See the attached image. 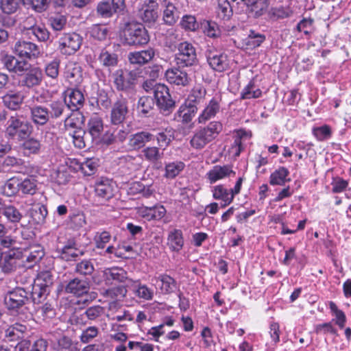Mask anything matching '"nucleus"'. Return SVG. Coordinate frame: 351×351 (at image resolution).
Masks as SVG:
<instances>
[{"label":"nucleus","instance_id":"a19ab883","mask_svg":"<svg viewBox=\"0 0 351 351\" xmlns=\"http://www.w3.org/2000/svg\"><path fill=\"white\" fill-rule=\"evenodd\" d=\"M3 104L10 110H16L20 108L23 102L24 97L19 93L10 92L5 95L3 97Z\"/></svg>","mask_w":351,"mask_h":351},{"label":"nucleus","instance_id":"13d9d810","mask_svg":"<svg viewBox=\"0 0 351 351\" xmlns=\"http://www.w3.org/2000/svg\"><path fill=\"white\" fill-rule=\"evenodd\" d=\"M185 167V164L182 161H176L165 165V176L168 179H173L180 174Z\"/></svg>","mask_w":351,"mask_h":351},{"label":"nucleus","instance_id":"412c9836","mask_svg":"<svg viewBox=\"0 0 351 351\" xmlns=\"http://www.w3.org/2000/svg\"><path fill=\"white\" fill-rule=\"evenodd\" d=\"M158 4L155 0H145L139 10V16L145 23L154 24L158 16Z\"/></svg>","mask_w":351,"mask_h":351},{"label":"nucleus","instance_id":"c756f323","mask_svg":"<svg viewBox=\"0 0 351 351\" xmlns=\"http://www.w3.org/2000/svg\"><path fill=\"white\" fill-rule=\"evenodd\" d=\"M235 175V172L232 169L230 165H215L206 173V178L210 184H214L219 180Z\"/></svg>","mask_w":351,"mask_h":351},{"label":"nucleus","instance_id":"f3484780","mask_svg":"<svg viewBox=\"0 0 351 351\" xmlns=\"http://www.w3.org/2000/svg\"><path fill=\"white\" fill-rule=\"evenodd\" d=\"M125 8L124 0H108L97 4V14L102 18H110L113 14L121 12Z\"/></svg>","mask_w":351,"mask_h":351},{"label":"nucleus","instance_id":"3c124183","mask_svg":"<svg viewBox=\"0 0 351 351\" xmlns=\"http://www.w3.org/2000/svg\"><path fill=\"white\" fill-rule=\"evenodd\" d=\"M206 95V90L203 86H197L192 89L185 101L197 106L198 104L203 102Z\"/></svg>","mask_w":351,"mask_h":351},{"label":"nucleus","instance_id":"37998d69","mask_svg":"<svg viewBox=\"0 0 351 351\" xmlns=\"http://www.w3.org/2000/svg\"><path fill=\"white\" fill-rule=\"evenodd\" d=\"M265 39V34L250 29L247 36L243 39V43L247 49H252L260 47Z\"/></svg>","mask_w":351,"mask_h":351},{"label":"nucleus","instance_id":"09e8293b","mask_svg":"<svg viewBox=\"0 0 351 351\" xmlns=\"http://www.w3.org/2000/svg\"><path fill=\"white\" fill-rule=\"evenodd\" d=\"M25 29L28 35L32 34L40 42L47 41L49 38V32L43 25L25 26Z\"/></svg>","mask_w":351,"mask_h":351},{"label":"nucleus","instance_id":"dca6fc26","mask_svg":"<svg viewBox=\"0 0 351 351\" xmlns=\"http://www.w3.org/2000/svg\"><path fill=\"white\" fill-rule=\"evenodd\" d=\"M24 72L20 81L23 86L31 88L41 84L43 80V70L40 67L32 66L29 64Z\"/></svg>","mask_w":351,"mask_h":351},{"label":"nucleus","instance_id":"b1692460","mask_svg":"<svg viewBox=\"0 0 351 351\" xmlns=\"http://www.w3.org/2000/svg\"><path fill=\"white\" fill-rule=\"evenodd\" d=\"M104 129V125L102 118L97 114L92 115L87 123V130L91 136V141L97 145L101 141Z\"/></svg>","mask_w":351,"mask_h":351},{"label":"nucleus","instance_id":"a18cd8bd","mask_svg":"<svg viewBox=\"0 0 351 351\" xmlns=\"http://www.w3.org/2000/svg\"><path fill=\"white\" fill-rule=\"evenodd\" d=\"M130 282L134 284V293L136 297L144 300H152L153 299L154 291L146 285L141 284L139 280L135 281L130 280Z\"/></svg>","mask_w":351,"mask_h":351},{"label":"nucleus","instance_id":"e433bc0d","mask_svg":"<svg viewBox=\"0 0 351 351\" xmlns=\"http://www.w3.org/2000/svg\"><path fill=\"white\" fill-rule=\"evenodd\" d=\"M85 117L80 110H71V113L64 120V124L66 130L82 129Z\"/></svg>","mask_w":351,"mask_h":351},{"label":"nucleus","instance_id":"f8f14e48","mask_svg":"<svg viewBox=\"0 0 351 351\" xmlns=\"http://www.w3.org/2000/svg\"><path fill=\"white\" fill-rule=\"evenodd\" d=\"M206 61L209 66L216 72H223L229 68V59L225 53L214 49L206 51Z\"/></svg>","mask_w":351,"mask_h":351},{"label":"nucleus","instance_id":"69168bd1","mask_svg":"<svg viewBox=\"0 0 351 351\" xmlns=\"http://www.w3.org/2000/svg\"><path fill=\"white\" fill-rule=\"evenodd\" d=\"M108 32V28L104 25L94 24L89 28L90 36L100 41L107 38Z\"/></svg>","mask_w":351,"mask_h":351},{"label":"nucleus","instance_id":"6e6d98bb","mask_svg":"<svg viewBox=\"0 0 351 351\" xmlns=\"http://www.w3.org/2000/svg\"><path fill=\"white\" fill-rule=\"evenodd\" d=\"M105 274L108 280H115L119 282H123L126 280L130 282L128 278L127 272L121 267H112L106 269Z\"/></svg>","mask_w":351,"mask_h":351},{"label":"nucleus","instance_id":"0e129e2a","mask_svg":"<svg viewBox=\"0 0 351 351\" xmlns=\"http://www.w3.org/2000/svg\"><path fill=\"white\" fill-rule=\"evenodd\" d=\"M95 270L93 263L91 260H82L77 263L75 265V272L84 276L86 278L87 276H90Z\"/></svg>","mask_w":351,"mask_h":351},{"label":"nucleus","instance_id":"4d7b16f0","mask_svg":"<svg viewBox=\"0 0 351 351\" xmlns=\"http://www.w3.org/2000/svg\"><path fill=\"white\" fill-rule=\"evenodd\" d=\"M262 95V91L256 88L254 81L251 80L241 93L242 99H257Z\"/></svg>","mask_w":351,"mask_h":351},{"label":"nucleus","instance_id":"5fc2aeb1","mask_svg":"<svg viewBox=\"0 0 351 351\" xmlns=\"http://www.w3.org/2000/svg\"><path fill=\"white\" fill-rule=\"evenodd\" d=\"M20 192V179L12 177L8 179L3 186V194L7 197H12Z\"/></svg>","mask_w":351,"mask_h":351},{"label":"nucleus","instance_id":"2eb2a0df","mask_svg":"<svg viewBox=\"0 0 351 351\" xmlns=\"http://www.w3.org/2000/svg\"><path fill=\"white\" fill-rule=\"evenodd\" d=\"M111 107V123L113 125L122 123L125 120L129 112L128 99L121 95Z\"/></svg>","mask_w":351,"mask_h":351},{"label":"nucleus","instance_id":"864d4df0","mask_svg":"<svg viewBox=\"0 0 351 351\" xmlns=\"http://www.w3.org/2000/svg\"><path fill=\"white\" fill-rule=\"evenodd\" d=\"M9 223L16 224L21 221L23 215L15 206L8 204L2 214Z\"/></svg>","mask_w":351,"mask_h":351},{"label":"nucleus","instance_id":"393cba45","mask_svg":"<svg viewBox=\"0 0 351 351\" xmlns=\"http://www.w3.org/2000/svg\"><path fill=\"white\" fill-rule=\"evenodd\" d=\"M27 332L28 328L26 325L16 322L5 331V341L10 343H15L25 338Z\"/></svg>","mask_w":351,"mask_h":351},{"label":"nucleus","instance_id":"4468645a","mask_svg":"<svg viewBox=\"0 0 351 351\" xmlns=\"http://www.w3.org/2000/svg\"><path fill=\"white\" fill-rule=\"evenodd\" d=\"M90 281L88 278L75 277L69 280L64 287L66 293L77 297L86 295L89 292Z\"/></svg>","mask_w":351,"mask_h":351},{"label":"nucleus","instance_id":"9b49d317","mask_svg":"<svg viewBox=\"0 0 351 351\" xmlns=\"http://www.w3.org/2000/svg\"><path fill=\"white\" fill-rule=\"evenodd\" d=\"M58 43V49L61 53L70 56L74 54L80 48L82 38L76 33L65 34L59 39Z\"/></svg>","mask_w":351,"mask_h":351},{"label":"nucleus","instance_id":"4be33fe9","mask_svg":"<svg viewBox=\"0 0 351 351\" xmlns=\"http://www.w3.org/2000/svg\"><path fill=\"white\" fill-rule=\"evenodd\" d=\"M156 53V50L149 47L144 50L130 52L128 56V59L131 64L143 66L152 61Z\"/></svg>","mask_w":351,"mask_h":351},{"label":"nucleus","instance_id":"473e14b6","mask_svg":"<svg viewBox=\"0 0 351 351\" xmlns=\"http://www.w3.org/2000/svg\"><path fill=\"white\" fill-rule=\"evenodd\" d=\"M66 104V98L49 101L46 106V108L49 115L50 120L60 119L64 114Z\"/></svg>","mask_w":351,"mask_h":351},{"label":"nucleus","instance_id":"2f4dec72","mask_svg":"<svg viewBox=\"0 0 351 351\" xmlns=\"http://www.w3.org/2000/svg\"><path fill=\"white\" fill-rule=\"evenodd\" d=\"M19 143L21 149L26 156L39 154L43 147L40 141L32 136L27 137Z\"/></svg>","mask_w":351,"mask_h":351},{"label":"nucleus","instance_id":"79ce46f5","mask_svg":"<svg viewBox=\"0 0 351 351\" xmlns=\"http://www.w3.org/2000/svg\"><path fill=\"white\" fill-rule=\"evenodd\" d=\"M27 291L29 302L32 300L34 304H40L47 298L50 293V289L44 288L34 283L32 290H27Z\"/></svg>","mask_w":351,"mask_h":351},{"label":"nucleus","instance_id":"a878e982","mask_svg":"<svg viewBox=\"0 0 351 351\" xmlns=\"http://www.w3.org/2000/svg\"><path fill=\"white\" fill-rule=\"evenodd\" d=\"M247 6L248 14L258 19L262 16L267 10L269 0H241Z\"/></svg>","mask_w":351,"mask_h":351},{"label":"nucleus","instance_id":"49530a36","mask_svg":"<svg viewBox=\"0 0 351 351\" xmlns=\"http://www.w3.org/2000/svg\"><path fill=\"white\" fill-rule=\"evenodd\" d=\"M77 344L74 343L71 337L63 335L57 339L53 349L55 351H79Z\"/></svg>","mask_w":351,"mask_h":351},{"label":"nucleus","instance_id":"4c0bfd02","mask_svg":"<svg viewBox=\"0 0 351 351\" xmlns=\"http://www.w3.org/2000/svg\"><path fill=\"white\" fill-rule=\"evenodd\" d=\"M162 5L165 7L163 11V21L168 25H174L180 18V12L171 1L164 0Z\"/></svg>","mask_w":351,"mask_h":351},{"label":"nucleus","instance_id":"6ab92c4d","mask_svg":"<svg viewBox=\"0 0 351 351\" xmlns=\"http://www.w3.org/2000/svg\"><path fill=\"white\" fill-rule=\"evenodd\" d=\"M57 252L60 258L65 261H75L83 253L77 247V243L74 239H69L66 243L60 242L57 247Z\"/></svg>","mask_w":351,"mask_h":351},{"label":"nucleus","instance_id":"cd10ccee","mask_svg":"<svg viewBox=\"0 0 351 351\" xmlns=\"http://www.w3.org/2000/svg\"><path fill=\"white\" fill-rule=\"evenodd\" d=\"M64 76L71 85L74 86L79 85L82 82L81 66L75 62H69L65 66Z\"/></svg>","mask_w":351,"mask_h":351},{"label":"nucleus","instance_id":"c9c22d12","mask_svg":"<svg viewBox=\"0 0 351 351\" xmlns=\"http://www.w3.org/2000/svg\"><path fill=\"white\" fill-rule=\"evenodd\" d=\"M197 106L184 101V103L180 106L176 114L179 120L183 124H188L192 121L197 112Z\"/></svg>","mask_w":351,"mask_h":351},{"label":"nucleus","instance_id":"72a5a7b5","mask_svg":"<svg viewBox=\"0 0 351 351\" xmlns=\"http://www.w3.org/2000/svg\"><path fill=\"white\" fill-rule=\"evenodd\" d=\"M202 28L206 36L214 39L220 38L230 31L229 28L226 29L223 26H220L213 21H204L202 23Z\"/></svg>","mask_w":351,"mask_h":351},{"label":"nucleus","instance_id":"0eeeda50","mask_svg":"<svg viewBox=\"0 0 351 351\" xmlns=\"http://www.w3.org/2000/svg\"><path fill=\"white\" fill-rule=\"evenodd\" d=\"M27 289L16 287L9 291L4 298L5 304L10 311L18 312L29 303Z\"/></svg>","mask_w":351,"mask_h":351},{"label":"nucleus","instance_id":"c85d7f7f","mask_svg":"<svg viewBox=\"0 0 351 351\" xmlns=\"http://www.w3.org/2000/svg\"><path fill=\"white\" fill-rule=\"evenodd\" d=\"M30 119L32 123L37 127L45 125L49 121L46 106L42 105H34L29 108Z\"/></svg>","mask_w":351,"mask_h":351},{"label":"nucleus","instance_id":"5701e85b","mask_svg":"<svg viewBox=\"0 0 351 351\" xmlns=\"http://www.w3.org/2000/svg\"><path fill=\"white\" fill-rule=\"evenodd\" d=\"M114 184L112 180L101 177L97 179L95 184V195L107 201L113 197Z\"/></svg>","mask_w":351,"mask_h":351},{"label":"nucleus","instance_id":"423d86ee","mask_svg":"<svg viewBox=\"0 0 351 351\" xmlns=\"http://www.w3.org/2000/svg\"><path fill=\"white\" fill-rule=\"evenodd\" d=\"M153 99L159 112L164 116H169L176 108V101L165 84L158 86Z\"/></svg>","mask_w":351,"mask_h":351},{"label":"nucleus","instance_id":"e2e57ef3","mask_svg":"<svg viewBox=\"0 0 351 351\" xmlns=\"http://www.w3.org/2000/svg\"><path fill=\"white\" fill-rule=\"evenodd\" d=\"M293 12L289 7L283 5L271 7L268 11V15L271 19H282L291 16Z\"/></svg>","mask_w":351,"mask_h":351},{"label":"nucleus","instance_id":"c03bdc74","mask_svg":"<svg viewBox=\"0 0 351 351\" xmlns=\"http://www.w3.org/2000/svg\"><path fill=\"white\" fill-rule=\"evenodd\" d=\"M168 244L170 248L175 252H179L184 245L182 231L179 229H173L168 235Z\"/></svg>","mask_w":351,"mask_h":351},{"label":"nucleus","instance_id":"f03ea898","mask_svg":"<svg viewBox=\"0 0 351 351\" xmlns=\"http://www.w3.org/2000/svg\"><path fill=\"white\" fill-rule=\"evenodd\" d=\"M150 40L148 31L140 23H129L123 32V40L125 45L139 47L147 45Z\"/></svg>","mask_w":351,"mask_h":351},{"label":"nucleus","instance_id":"bf43d9fd","mask_svg":"<svg viewBox=\"0 0 351 351\" xmlns=\"http://www.w3.org/2000/svg\"><path fill=\"white\" fill-rule=\"evenodd\" d=\"M54 277L49 270L40 271L34 280V283L44 288L50 289L53 284Z\"/></svg>","mask_w":351,"mask_h":351},{"label":"nucleus","instance_id":"ea45409f","mask_svg":"<svg viewBox=\"0 0 351 351\" xmlns=\"http://www.w3.org/2000/svg\"><path fill=\"white\" fill-rule=\"evenodd\" d=\"M154 100L150 96H143L137 102V111L143 117H148L154 108Z\"/></svg>","mask_w":351,"mask_h":351},{"label":"nucleus","instance_id":"39448f33","mask_svg":"<svg viewBox=\"0 0 351 351\" xmlns=\"http://www.w3.org/2000/svg\"><path fill=\"white\" fill-rule=\"evenodd\" d=\"M138 69L130 71L117 70L113 74V83L118 91L130 93L134 90L136 82L140 75Z\"/></svg>","mask_w":351,"mask_h":351},{"label":"nucleus","instance_id":"774afa93","mask_svg":"<svg viewBox=\"0 0 351 351\" xmlns=\"http://www.w3.org/2000/svg\"><path fill=\"white\" fill-rule=\"evenodd\" d=\"M60 64V60L58 58L47 62L44 68L45 75L53 80L57 79L59 75Z\"/></svg>","mask_w":351,"mask_h":351},{"label":"nucleus","instance_id":"ddd939ff","mask_svg":"<svg viewBox=\"0 0 351 351\" xmlns=\"http://www.w3.org/2000/svg\"><path fill=\"white\" fill-rule=\"evenodd\" d=\"M45 256V252L40 246H23L21 266L32 268Z\"/></svg>","mask_w":351,"mask_h":351},{"label":"nucleus","instance_id":"8fccbe9b","mask_svg":"<svg viewBox=\"0 0 351 351\" xmlns=\"http://www.w3.org/2000/svg\"><path fill=\"white\" fill-rule=\"evenodd\" d=\"M84 213L79 210H73L69 216L68 224L71 228L78 230L86 224Z\"/></svg>","mask_w":351,"mask_h":351},{"label":"nucleus","instance_id":"9d476101","mask_svg":"<svg viewBox=\"0 0 351 351\" xmlns=\"http://www.w3.org/2000/svg\"><path fill=\"white\" fill-rule=\"evenodd\" d=\"M121 56V46L118 44H113L112 47L104 48L98 56L99 64L109 70L118 65Z\"/></svg>","mask_w":351,"mask_h":351},{"label":"nucleus","instance_id":"052dcab7","mask_svg":"<svg viewBox=\"0 0 351 351\" xmlns=\"http://www.w3.org/2000/svg\"><path fill=\"white\" fill-rule=\"evenodd\" d=\"M217 14L222 20H228L232 15V9L228 0H217Z\"/></svg>","mask_w":351,"mask_h":351},{"label":"nucleus","instance_id":"a211bd4d","mask_svg":"<svg viewBox=\"0 0 351 351\" xmlns=\"http://www.w3.org/2000/svg\"><path fill=\"white\" fill-rule=\"evenodd\" d=\"M182 68L177 66L165 71V76L169 84L181 86H186L190 84L191 80L189 74Z\"/></svg>","mask_w":351,"mask_h":351},{"label":"nucleus","instance_id":"603ef678","mask_svg":"<svg viewBox=\"0 0 351 351\" xmlns=\"http://www.w3.org/2000/svg\"><path fill=\"white\" fill-rule=\"evenodd\" d=\"M166 209L162 205L146 207L143 211V217L148 220H160L165 217Z\"/></svg>","mask_w":351,"mask_h":351},{"label":"nucleus","instance_id":"de8ad7c7","mask_svg":"<svg viewBox=\"0 0 351 351\" xmlns=\"http://www.w3.org/2000/svg\"><path fill=\"white\" fill-rule=\"evenodd\" d=\"M289 174V170L284 167H280L278 169L275 170L270 175L269 183L271 185H280L282 186L289 181L290 179H287Z\"/></svg>","mask_w":351,"mask_h":351},{"label":"nucleus","instance_id":"1a4fd4ad","mask_svg":"<svg viewBox=\"0 0 351 351\" xmlns=\"http://www.w3.org/2000/svg\"><path fill=\"white\" fill-rule=\"evenodd\" d=\"M14 51L21 60H32L40 55V48L37 45L30 41L18 40L14 44Z\"/></svg>","mask_w":351,"mask_h":351},{"label":"nucleus","instance_id":"7ed1b4c3","mask_svg":"<svg viewBox=\"0 0 351 351\" xmlns=\"http://www.w3.org/2000/svg\"><path fill=\"white\" fill-rule=\"evenodd\" d=\"M222 130L223 125L220 121H211L207 126L196 130L190 141V145L195 149H202L215 139Z\"/></svg>","mask_w":351,"mask_h":351},{"label":"nucleus","instance_id":"aec40b11","mask_svg":"<svg viewBox=\"0 0 351 351\" xmlns=\"http://www.w3.org/2000/svg\"><path fill=\"white\" fill-rule=\"evenodd\" d=\"M155 285L163 295H169L178 289L176 280L167 274H160L153 278Z\"/></svg>","mask_w":351,"mask_h":351},{"label":"nucleus","instance_id":"58836bf2","mask_svg":"<svg viewBox=\"0 0 351 351\" xmlns=\"http://www.w3.org/2000/svg\"><path fill=\"white\" fill-rule=\"evenodd\" d=\"M66 102V107L70 110H80L84 106V95L78 89H71L69 91Z\"/></svg>","mask_w":351,"mask_h":351},{"label":"nucleus","instance_id":"bb28decb","mask_svg":"<svg viewBox=\"0 0 351 351\" xmlns=\"http://www.w3.org/2000/svg\"><path fill=\"white\" fill-rule=\"evenodd\" d=\"M221 100L220 97H215L209 101L197 118L199 123L204 124L217 115L221 108Z\"/></svg>","mask_w":351,"mask_h":351},{"label":"nucleus","instance_id":"7c9ffc66","mask_svg":"<svg viewBox=\"0 0 351 351\" xmlns=\"http://www.w3.org/2000/svg\"><path fill=\"white\" fill-rule=\"evenodd\" d=\"M2 63L4 67L10 72L20 74L27 70L29 64L25 60H19L12 55H5L2 58Z\"/></svg>","mask_w":351,"mask_h":351},{"label":"nucleus","instance_id":"f257e3e1","mask_svg":"<svg viewBox=\"0 0 351 351\" xmlns=\"http://www.w3.org/2000/svg\"><path fill=\"white\" fill-rule=\"evenodd\" d=\"M34 126L26 117L17 112L8 116L5 123V135L10 140L16 143L32 136Z\"/></svg>","mask_w":351,"mask_h":351},{"label":"nucleus","instance_id":"20e7f679","mask_svg":"<svg viewBox=\"0 0 351 351\" xmlns=\"http://www.w3.org/2000/svg\"><path fill=\"white\" fill-rule=\"evenodd\" d=\"M166 45L172 49V47L177 48L178 52L175 54L176 65L179 67H188L197 64L198 60L196 49L192 43L184 41L175 45L173 43H167Z\"/></svg>","mask_w":351,"mask_h":351},{"label":"nucleus","instance_id":"680f3d73","mask_svg":"<svg viewBox=\"0 0 351 351\" xmlns=\"http://www.w3.org/2000/svg\"><path fill=\"white\" fill-rule=\"evenodd\" d=\"M70 135L72 137L73 143L75 147L83 149L89 145L85 137L86 131L83 128L73 130L70 133Z\"/></svg>","mask_w":351,"mask_h":351},{"label":"nucleus","instance_id":"338daca9","mask_svg":"<svg viewBox=\"0 0 351 351\" xmlns=\"http://www.w3.org/2000/svg\"><path fill=\"white\" fill-rule=\"evenodd\" d=\"M38 190L36 180L33 178H25L20 180V191L23 195H34Z\"/></svg>","mask_w":351,"mask_h":351},{"label":"nucleus","instance_id":"6e6552de","mask_svg":"<svg viewBox=\"0 0 351 351\" xmlns=\"http://www.w3.org/2000/svg\"><path fill=\"white\" fill-rule=\"evenodd\" d=\"M22 257V246L19 248H12L3 251L0 248V268L4 273H11L21 266Z\"/></svg>","mask_w":351,"mask_h":351},{"label":"nucleus","instance_id":"f704fd0d","mask_svg":"<svg viewBox=\"0 0 351 351\" xmlns=\"http://www.w3.org/2000/svg\"><path fill=\"white\" fill-rule=\"evenodd\" d=\"M154 139V135L148 132H138L129 137L128 145L133 149L137 150L143 147L145 144Z\"/></svg>","mask_w":351,"mask_h":351}]
</instances>
